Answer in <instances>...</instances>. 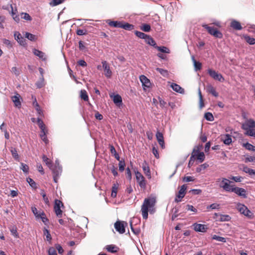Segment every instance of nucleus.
Wrapping results in <instances>:
<instances>
[{
    "label": "nucleus",
    "instance_id": "nucleus-1",
    "mask_svg": "<svg viewBox=\"0 0 255 255\" xmlns=\"http://www.w3.org/2000/svg\"><path fill=\"white\" fill-rule=\"evenodd\" d=\"M156 199L155 196H150L144 199L141 206V211L142 217L146 220L148 218V212L153 214L155 212V206Z\"/></svg>",
    "mask_w": 255,
    "mask_h": 255
},
{
    "label": "nucleus",
    "instance_id": "nucleus-2",
    "mask_svg": "<svg viewBox=\"0 0 255 255\" xmlns=\"http://www.w3.org/2000/svg\"><path fill=\"white\" fill-rule=\"evenodd\" d=\"M255 121L252 119L247 120L242 125V128L246 131L245 134L255 137Z\"/></svg>",
    "mask_w": 255,
    "mask_h": 255
},
{
    "label": "nucleus",
    "instance_id": "nucleus-3",
    "mask_svg": "<svg viewBox=\"0 0 255 255\" xmlns=\"http://www.w3.org/2000/svg\"><path fill=\"white\" fill-rule=\"evenodd\" d=\"M237 209L241 214L249 219H253L255 217L254 213L243 204L238 203L237 204Z\"/></svg>",
    "mask_w": 255,
    "mask_h": 255
},
{
    "label": "nucleus",
    "instance_id": "nucleus-4",
    "mask_svg": "<svg viewBox=\"0 0 255 255\" xmlns=\"http://www.w3.org/2000/svg\"><path fill=\"white\" fill-rule=\"evenodd\" d=\"M220 180L221 179H218L217 182H219ZM233 182L228 179L226 178H223L221 179L219 186L220 187L222 188L225 191L230 192L232 190V188L234 185L231 184Z\"/></svg>",
    "mask_w": 255,
    "mask_h": 255
},
{
    "label": "nucleus",
    "instance_id": "nucleus-5",
    "mask_svg": "<svg viewBox=\"0 0 255 255\" xmlns=\"http://www.w3.org/2000/svg\"><path fill=\"white\" fill-rule=\"evenodd\" d=\"M202 26L207 29L208 33L211 35H213L215 37L221 38L222 37V33L218 30L216 28L209 26L207 24H203Z\"/></svg>",
    "mask_w": 255,
    "mask_h": 255
},
{
    "label": "nucleus",
    "instance_id": "nucleus-6",
    "mask_svg": "<svg viewBox=\"0 0 255 255\" xmlns=\"http://www.w3.org/2000/svg\"><path fill=\"white\" fill-rule=\"evenodd\" d=\"M207 72L209 76L213 79L221 82L224 81L225 79L222 75L216 72L215 70L212 69H208Z\"/></svg>",
    "mask_w": 255,
    "mask_h": 255
},
{
    "label": "nucleus",
    "instance_id": "nucleus-7",
    "mask_svg": "<svg viewBox=\"0 0 255 255\" xmlns=\"http://www.w3.org/2000/svg\"><path fill=\"white\" fill-rule=\"evenodd\" d=\"M231 192H234L238 196H240L244 198H247V191L244 188L236 187L234 185L232 188Z\"/></svg>",
    "mask_w": 255,
    "mask_h": 255
},
{
    "label": "nucleus",
    "instance_id": "nucleus-8",
    "mask_svg": "<svg viewBox=\"0 0 255 255\" xmlns=\"http://www.w3.org/2000/svg\"><path fill=\"white\" fill-rule=\"evenodd\" d=\"M63 206V204L61 201L57 200V199L55 200L54 210V211H55V213L56 216L59 218H60L62 217V211L60 208H61V206Z\"/></svg>",
    "mask_w": 255,
    "mask_h": 255
},
{
    "label": "nucleus",
    "instance_id": "nucleus-9",
    "mask_svg": "<svg viewBox=\"0 0 255 255\" xmlns=\"http://www.w3.org/2000/svg\"><path fill=\"white\" fill-rule=\"evenodd\" d=\"M51 169L53 174L54 181L57 183L58 178L62 172V167L60 164H58V166L55 165Z\"/></svg>",
    "mask_w": 255,
    "mask_h": 255
},
{
    "label": "nucleus",
    "instance_id": "nucleus-10",
    "mask_svg": "<svg viewBox=\"0 0 255 255\" xmlns=\"http://www.w3.org/2000/svg\"><path fill=\"white\" fill-rule=\"evenodd\" d=\"M127 224L125 222L118 221L115 223V228L120 234H123L125 232V227Z\"/></svg>",
    "mask_w": 255,
    "mask_h": 255
},
{
    "label": "nucleus",
    "instance_id": "nucleus-11",
    "mask_svg": "<svg viewBox=\"0 0 255 255\" xmlns=\"http://www.w3.org/2000/svg\"><path fill=\"white\" fill-rule=\"evenodd\" d=\"M102 64L104 70L105 76L108 78H110L112 75V72L110 69L109 65L106 61H102Z\"/></svg>",
    "mask_w": 255,
    "mask_h": 255
},
{
    "label": "nucleus",
    "instance_id": "nucleus-12",
    "mask_svg": "<svg viewBox=\"0 0 255 255\" xmlns=\"http://www.w3.org/2000/svg\"><path fill=\"white\" fill-rule=\"evenodd\" d=\"M193 226L194 228V230L196 232H206L208 229L206 225L200 224L195 223L193 225Z\"/></svg>",
    "mask_w": 255,
    "mask_h": 255
},
{
    "label": "nucleus",
    "instance_id": "nucleus-13",
    "mask_svg": "<svg viewBox=\"0 0 255 255\" xmlns=\"http://www.w3.org/2000/svg\"><path fill=\"white\" fill-rule=\"evenodd\" d=\"M156 137L162 149L164 148L165 144L163 134L159 131H157L156 133Z\"/></svg>",
    "mask_w": 255,
    "mask_h": 255
},
{
    "label": "nucleus",
    "instance_id": "nucleus-14",
    "mask_svg": "<svg viewBox=\"0 0 255 255\" xmlns=\"http://www.w3.org/2000/svg\"><path fill=\"white\" fill-rule=\"evenodd\" d=\"M142 168L145 175L148 177V179H150L151 177L150 170L148 163L146 161H144V162L142 164Z\"/></svg>",
    "mask_w": 255,
    "mask_h": 255
},
{
    "label": "nucleus",
    "instance_id": "nucleus-15",
    "mask_svg": "<svg viewBox=\"0 0 255 255\" xmlns=\"http://www.w3.org/2000/svg\"><path fill=\"white\" fill-rule=\"evenodd\" d=\"M193 154L194 157L196 156L197 159L199 160L200 163L202 162L205 159V154L203 152H199L198 150L195 151L194 149Z\"/></svg>",
    "mask_w": 255,
    "mask_h": 255
},
{
    "label": "nucleus",
    "instance_id": "nucleus-16",
    "mask_svg": "<svg viewBox=\"0 0 255 255\" xmlns=\"http://www.w3.org/2000/svg\"><path fill=\"white\" fill-rule=\"evenodd\" d=\"M170 87L173 89V91H175L176 92L182 94L184 93V89L182 88L180 85L176 83H171Z\"/></svg>",
    "mask_w": 255,
    "mask_h": 255
},
{
    "label": "nucleus",
    "instance_id": "nucleus-17",
    "mask_svg": "<svg viewBox=\"0 0 255 255\" xmlns=\"http://www.w3.org/2000/svg\"><path fill=\"white\" fill-rule=\"evenodd\" d=\"M221 140L223 141L224 143L226 145H229L232 142L231 135L229 134H226L222 135Z\"/></svg>",
    "mask_w": 255,
    "mask_h": 255
},
{
    "label": "nucleus",
    "instance_id": "nucleus-18",
    "mask_svg": "<svg viewBox=\"0 0 255 255\" xmlns=\"http://www.w3.org/2000/svg\"><path fill=\"white\" fill-rule=\"evenodd\" d=\"M140 80L142 84V85L147 88H149L151 85V83L149 80L144 75L140 76Z\"/></svg>",
    "mask_w": 255,
    "mask_h": 255
},
{
    "label": "nucleus",
    "instance_id": "nucleus-19",
    "mask_svg": "<svg viewBox=\"0 0 255 255\" xmlns=\"http://www.w3.org/2000/svg\"><path fill=\"white\" fill-rule=\"evenodd\" d=\"M33 53L35 56L38 57L42 60H46L45 53L42 51L34 48L33 49Z\"/></svg>",
    "mask_w": 255,
    "mask_h": 255
},
{
    "label": "nucleus",
    "instance_id": "nucleus-20",
    "mask_svg": "<svg viewBox=\"0 0 255 255\" xmlns=\"http://www.w3.org/2000/svg\"><path fill=\"white\" fill-rule=\"evenodd\" d=\"M20 96L19 94H16L15 95L11 97V100L14 103L15 107H19L21 106V102L19 100Z\"/></svg>",
    "mask_w": 255,
    "mask_h": 255
},
{
    "label": "nucleus",
    "instance_id": "nucleus-21",
    "mask_svg": "<svg viewBox=\"0 0 255 255\" xmlns=\"http://www.w3.org/2000/svg\"><path fill=\"white\" fill-rule=\"evenodd\" d=\"M119 187V184L118 182L113 184L112 188L111 197L116 198L117 195L118 190Z\"/></svg>",
    "mask_w": 255,
    "mask_h": 255
},
{
    "label": "nucleus",
    "instance_id": "nucleus-22",
    "mask_svg": "<svg viewBox=\"0 0 255 255\" xmlns=\"http://www.w3.org/2000/svg\"><path fill=\"white\" fill-rule=\"evenodd\" d=\"M231 27H232L234 29L238 30H240L242 29V26H241V23L236 20H233L232 21L231 23Z\"/></svg>",
    "mask_w": 255,
    "mask_h": 255
},
{
    "label": "nucleus",
    "instance_id": "nucleus-23",
    "mask_svg": "<svg viewBox=\"0 0 255 255\" xmlns=\"http://www.w3.org/2000/svg\"><path fill=\"white\" fill-rule=\"evenodd\" d=\"M108 24L110 26L114 27L121 28L122 22L119 21L107 20Z\"/></svg>",
    "mask_w": 255,
    "mask_h": 255
},
{
    "label": "nucleus",
    "instance_id": "nucleus-24",
    "mask_svg": "<svg viewBox=\"0 0 255 255\" xmlns=\"http://www.w3.org/2000/svg\"><path fill=\"white\" fill-rule=\"evenodd\" d=\"M113 102L117 106L120 107L122 104V99L120 95L117 94L113 97Z\"/></svg>",
    "mask_w": 255,
    "mask_h": 255
},
{
    "label": "nucleus",
    "instance_id": "nucleus-25",
    "mask_svg": "<svg viewBox=\"0 0 255 255\" xmlns=\"http://www.w3.org/2000/svg\"><path fill=\"white\" fill-rule=\"evenodd\" d=\"M106 249L108 252L111 253H116L119 250V248L113 245H107Z\"/></svg>",
    "mask_w": 255,
    "mask_h": 255
},
{
    "label": "nucleus",
    "instance_id": "nucleus-26",
    "mask_svg": "<svg viewBox=\"0 0 255 255\" xmlns=\"http://www.w3.org/2000/svg\"><path fill=\"white\" fill-rule=\"evenodd\" d=\"M186 190V186L183 185L181 186L180 189L178 192V195H177V197L179 198H183L185 195V191Z\"/></svg>",
    "mask_w": 255,
    "mask_h": 255
},
{
    "label": "nucleus",
    "instance_id": "nucleus-27",
    "mask_svg": "<svg viewBox=\"0 0 255 255\" xmlns=\"http://www.w3.org/2000/svg\"><path fill=\"white\" fill-rule=\"evenodd\" d=\"M192 60L194 63V68L195 70L196 71H197L198 70H200L202 68V64L199 61H197L194 56H192Z\"/></svg>",
    "mask_w": 255,
    "mask_h": 255
},
{
    "label": "nucleus",
    "instance_id": "nucleus-28",
    "mask_svg": "<svg viewBox=\"0 0 255 255\" xmlns=\"http://www.w3.org/2000/svg\"><path fill=\"white\" fill-rule=\"evenodd\" d=\"M145 42L153 47L155 48V47L157 46L156 43L155 41V40L149 35H147L146 38L145 39Z\"/></svg>",
    "mask_w": 255,
    "mask_h": 255
},
{
    "label": "nucleus",
    "instance_id": "nucleus-29",
    "mask_svg": "<svg viewBox=\"0 0 255 255\" xmlns=\"http://www.w3.org/2000/svg\"><path fill=\"white\" fill-rule=\"evenodd\" d=\"M207 91L208 93L211 94L213 96L215 97L218 96V93L216 92L214 87L211 85H208L207 87Z\"/></svg>",
    "mask_w": 255,
    "mask_h": 255
},
{
    "label": "nucleus",
    "instance_id": "nucleus-30",
    "mask_svg": "<svg viewBox=\"0 0 255 255\" xmlns=\"http://www.w3.org/2000/svg\"><path fill=\"white\" fill-rule=\"evenodd\" d=\"M15 39L20 44H23L24 39L22 37L20 33L18 32H15L14 34Z\"/></svg>",
    "mask_w": 255,
    "mask_h": 255
},
{
    "label": "nucleus",
    "instance_id": "nucleus-31",
    "mask_svg": "<svg viewBox=\"0 0 255 255\" xmlns=\"http://www.w3.org/2000/svg\"><path fill=\"white\" fill-rule=\"evenodd\" d=\"M10 152L11 153L12 157L16 161H19V156L17 153V150L15 148L11 147Z\"/></svg>",
    "mask_w": 255,
    "mask_h": 255
},
{
    "label": "nucleus",
    "instance_id": "nucleus-32",
    "mask_svg": "<svg viewBox=\"0 0 255 255\" xmlns=\"http://www.w3.org/2000/svg\"><path fill=\"white\" fill-rule=\"evenodd\" d=\"M231 219V218L229 215L221 214L220 215V218L217 219V221L220 222L229 221Z\"/></svg>",
    "mask_w": 255,
    "mask_h": 255
},
{
    "label": "nucleus",
    "instance_id": "nucleus-33",
    "mask_svg": "<svg viewBox=\"0 0 255 255\" xmlns=\"http://www.w3.org/2000/svg\"><path fill=\"white\" fill-rule=\"evenodd\" d=\"M121 28L127 30H131L134 28V25L128 23H123L122 22Z\"/></svg>",
    "mask_w": 255,
    "mask_h": 255
},
{
    "label": "nucleus",
    "instance_id": "nucleus-34",
    "mask_svg": "<svg viewBox=\"0 0 255 255\" xmlns=\"http://www.w3.org/2000/svg\"><path fill=\"white\" fill-rule=\"evenodd\" d=\"M243 146L248 150L255 151V146L249 142L243 143Z\"/></svg>",
    "mask_w": 255,
    "mask_h": 255
},
{
    "label": "nucleus",
    "instance_id": "nucleus-35",
    "mask_svg": "<svg viewBox=\"0 0 255 255\" xmlns=\"http://www.w3.org/2000/svg\"><path fill=\"white\" fill-rule=\"evenodd\" d=\"M156 70L159 72L160 74L164 77H167L169 75L168 72L167 70L160 68H156Z\"/></svg>",
    "mask_w": 255,
    "mask_h": 255
},
{
    "label": "nucleus",
    "instance_id": "nucleus-36",
    "mask_svg": "<svg viewBox=\"0 0 255 255\" xmlns=\"http://www.w3.org/2000/svg\"><path fill=\"white\" fill-rule=\"evenodd\" d=\"M155 48L157 50H158V51H160V52H161L162 53H170L169 49L168 48H167L166 47H165V46H156L155 47Z\"/></svg>",
    "mask_w": 255,
    "mask_h": 255
},
{
    "label": "nucleus",
    "instance_id": "nucleus-37",
    "mask_svg": "<svg viewBox=\"0 0 255 255\" xmlns=\"http://www.w3.org/2000/svg\"><path fill=\"white\" fill-rule=\"evenodd\" d=\"M140 179H136L137 182H138L139 186L141 188L144 189L146 187V182L145 180V178L143 177V178H139Z\"/></svg>",
    "mask_w": 255,
    "mask_h": 255
},
{
    "label": "nucleus",
    "instance_id": "nucleus-38",
    "mask_svg": "<svg viewBox=\"0 0 255 255\" xmlns=\"http://www.w3.org/2000/svg\"><path fill=\"white\" fill-rule=\"evenodd\" d=\"M39 218H40L42 222L46 225L48 224V219L46 218L45 213L43 212H41V215H39Z\"/></svg>",
    "mask_w": 255,
    "mask_h": 255
},
{
    "label": "nucleus",
    "instance_id": "nucleus-39",
    "mask_svg": "<svg viewBox=\"0 0 255 255\" xmlns=\"http://www.w3.org/2000/svg\"><path fill=\"white\" fill-rule=\"evenodd\" d=\"M27 182L29 183V185L34 189L37 188L36 183L35 181L31 178L28 177L26 179Z\"/></svg>",
    "mask_w": 255,
    "mask_h": 255
},
{
    "label": "nucleus",
    "instance_id": "nucleus-40",
    "mask_svg": "<svg viewBox=\"0 0 255 255\" xmlns=\"http://www.w3.org/2000/svg\"><path fill=\"white\" fill-rule=\"evenodd\" d=\"M204 118L206 120L210 122H212L214 120L212 114L210 112L206 113L204 115Z\"/></svg>",
    "mask_w": 255,
    "mask_h": 255
},
{
    "label": "nucleus",
    "instance_id": "nucleus-41",
    "mask_svg": "<svg viewBox=\"0 0 255 255\" xmlns=\"http://www.w3.org/2000/svg\"><path fill=\"white\" fill-rule=\"evenodd\" d=\"M36 85L38 88H41L45 85L43 77H40L38 81L36 83Z\"/></svg>",
    "mask_w": 255,
    "mask_h": 255
},
{
    "label": "nucleus",
    "instance_id": "nucleus-42",
    "mask_svg": "<svg viewBox=\"0 0 255 255\" xmlns=\"http://www.w3.org/2000/svg\"><path fill=\"white\" fill-rule=\"evenodd\" d=\"M212 238L213 240H215L217 241L223 242V243H225L226 242V239L225 238L222 237H220V236H217L216 235H213L212 236Z\"/></svg>",
    "mask_w": 255,
    "mask_h": 255
},
{
    "label": "nucleus",
    "instance_id": "nucleus-43",
    "mask_svg": "<svg viewBox=\"0 0 255 255\" xmlns=\"http://www.w3.org/2000/svg\"><path fill=\"white\" fill-rule=\"evenodd\" d=\"M25 37L28 39H29L32 41H34L36 40V37L35 35L30 33H28V32H26Z\"/></svg>",
    "mask_w": 255,
    "mask_h": 255
},
{
    "label": "nucleus",
    "instance_id": "nucleus-44",
    "mask_svg": "<svg viewBox=\"0 0 255 255\" xmlns=\"http://www.w3.org/2000/svg\"><path fill=\"white\" fill-rule=\"evenodd\" d=\"M209 166L208 164L205 163L203 164L200 165L199 166L196 168V172H200L202 170L206 169Z\"/></svg>",
    "mask_w": 255,
    "mask_h": 255
},
{
    "label": "nucleus",
    "instance_id": "nucleus-45",
    "mask_svg": "<svg viewBox=\"0 0 255 255\" xmlns=\"http://www.w3.org/2000/svg\"><path fill=\"white\" fill-rule=\"evenodd\" d=\"M134 33H135V35L136 36H137L138 37L141 38V39H144V40L146 38V37H147V36L148 35L142 32H140L138 31H135Z\"/></svg>",
    "mask_w": 255,
    "mask_h": 255
},
{
    "label": "nucleus",
    "instance_id": "nucleus-46",
    "mask_svg": "<svg viewBox=\"0 0 255 255\" xmlns=\"http://www.w3.org/2000/svg\"><path fill=\"white\" fill-rule=\"evenodd\" d=\"M245 39L246 41L251 45H254L255 44V38L251 37L249 36H245Z\"/></svg>",
    "mask_w": 255,
    "mask_h": 255
},
{
    "label": "nucleus",
    "instance_id": "nucleus-47",
    "mask_svg": "<svg viewBox=\"0 0 255 255\" xmlns=\"http://www.w3.org/2000/svg\"><path fill=\"white\" fill-rule=\"evenodd\" d=\"M151 27L149 24H143L140 27V29L144 32H149L150 30Z\"/></svg>",
    "mask_w": 255,
    "mask_h": 255
},
{
    "label": "nucleus",
    "instance_id": "nucleus-48",
    "mask_svg": "<svg viewBox=\"0 0 255 255\" xmlns=\"http://www.w3.org/2000/svg\"><path fill=\"white\" fill-rule=\"evenodd\" d=\"M81 99L84 100L85 101H87L89 99L88 96L87 94V92L85 90H81V95H80Z\"/></svg>",
    "mask_w": 255,
    "mask_h": 255
},
{
    "label": "nucleus",
    "instance_id": "nucleus-49",
    "mask_svg": "<svg viewBox=\"0 0 255 255\" xmlns=\"http://www.w3.org/2000/svg\"><path fill=\"white\" fill-rule=\"evenodd\" d=\"M43 233L46 236L47 241H50L52 238L49 230L45 228L43 230Z\"/></svg>",
    "mask_w": 255,
    "mask_h": 255
},
{
    "label": "nucleus",
    "instance_id": "nucleus-50",
    "mask_svg": "<svg viewBox=\"0 0 255 255\" xmlns=\"http://www.w3.org/2000/svg\"><path fill=\"white\" fill-rule=\"evenodd\" d=\"M125 166H126V164H125V160H120L119 163V170L121 172H123L124 171L125 168Z\"/></svg>",
    "mask_w": 255,
    "mask_h": 255
},
{
    "label": "nucleus",
    "instance_id": "nucleus-51",
    "mask_svg": "<svg viewBox=\"0 0 255 255\" xmlns=\"http://www.w3.org/2000/svg\"><path fill=\"white\" fill-rule=\"evenodd\" d=\"M21 166L20 169L23 171V172L25 173H28L29 171V167L27 164H25L22 162L20 163Z\"/></svg>",
    "mask_w": 255,
    "mask_h": 255
},
{
    "label": "nucleus",
    "instance_id": "nucleus-52",
    "mask_svg": "<svg viewBox=\"0 0 255 255\" xmlns=\"http://www.w3.org/2000/svg\"><path fill=\"white\" fill-rule=\"evenodd\" d=\"M220 208V205L217 203H213L209 206L207 207V209H219Z\"/></svg>",
    "mask_w": 255,
    "mask_h": 255
},
{
    "label": "nucleus",
    "instance_id": "nucleus-53",
    "mask_svg": "<svg viewBox=\"0 0 255 255\" xmlns=\"http://www.w3.org/2000/svg\"><path fill=\"white\" fill-rule=\"evenodd\" d=\"M198 95H199V97L200 107L201 108H202L204 107V103H203V97L202 95L201 91V90L200 88L198 89Z\"/></svg>",
    "mask_w": 255,
    "mask_h": 255
},
{
    "label": "nucleus",
    "instance_id": "nucleus-54",
    "mask_svg": "<svg viewBox=\"0 0 255 255\" xmlns=\"http://www.w3.org/2000/svg\"><path fill=\"white\" fill-rule=\"evenodd\" d=\"M10 231L12 235L14 237L17 238L18 237L17 232V228L15 226H13L10 229Z\"/></svg>",
    "mask_w": 255,
    "mask_h": 255
},
{
    "label": "nucleus",
    "instance_id": "nucleus-55",
    "mask_svg": "<svg viewBox=\"0 0 255 255\" xmlns=\"http://www.w3.org/2000/svg\"><path fill=\"white\" fill-rule=\"evenodd\" d=\"M37 122L40 129L45 128L46 126L41 119L38 118Z\"/></svg>",
    "mask_w": 255,
    "mask_h": 255
},
{
    "label": "nucleus",
    "instance_id": "nucleus-56",
    "mask_svg": "<svg viewBox=\"0 0 255 255\" xmlns=\"http://www.w3.org/2000/svg\"><path fill=\"white\" fill-rule=\"evenodd\" d=\"M64 0H52V1L50 3V4L52 6H54L62 3Z\"/></svg>",
    "mask_w": 255,
    "mask_h": 255
},
{
    "label": "nucleus",
    "instance_id": "nucleus-57",
    "mask_svg": "<svg viewBox=\"0 0 255 255\" xmlns=\"http://www.w3.org/2000/svg\"><path fill=\"white\" fill-rule=\"evenodd\" d=\"M230 179L235 181L236 182H240L242 181V180L243 179V177L241 176H232L230 177Z\"/></svg>",
    "mask_w": 255,
    "mask_h": 255
},
{
    "label": "nucleus",
    "instance_id": "nucleus-58",
    "mask_svg": "<svg viewBox=\"0 0 255 255\" xmlns=\"http://www.w3.org/2000/svg\"><path fill=\"white\" fill-rule=\"evenodd\" d=\"M41 195L43 197V200L44 201V203L48 205L49 203V199L43 191H42V192L41 193Z\"/></svg>",
    "mask_w": 255,
    "mask_h": 255
},
{
    "label": "nucleus",
    "instance_id": "nucleus-59",
    "mask_svg": "<svg viewBox=\"0 0 255 255\" xmlns=\"http://www.w3.org/2000/svg\"><path fill=\"white\" fill-rule=\"evenodd\" d=\"M48 255H57L56 249L53 247H50L48 251Z\"/></svg>",
    "mask_w": 255,
    "mask_h": 255
},
{
    "label": "nucleus",
    "instance_id": "nucleus-60",
    "mask_svg": "<svg viewBox=\"0 0 255 255\" xmlns=\"http://www.w3.org/2000/svg\"><path fill=\"white\" fill-rule=\"evenodd\" d=\"M32 211L36 218H39V215H41V212L39 213L36 208L32 207Z\"/></svg>",
    "mask_w": 255,
    "mask_h": 255
},
{
    "label": "nucleus",
    "instance_id": "nucleus-61",
    "mask_svg": "<svg viewBox=\"0 0 255 255\" xmlns=\"http://www.w3.org/2000/svg\"><path fill=\"white\" fill-rule=\"evenodd\" d=\"M21 14H22V15H23V16H22V18H23V19H24L25 20H29V21L32 20V18H31V16L27 13H23V12H22L21 13Z\"/></svg>",
    "mask_w": 255,
    "mask_h": 255
},
{
    "label": "nucleus",
    "instance_id": "nucleus-62",
    "mask_svg": "<svg viewBox=\"0 0 255 255\" xmlns=\"http://www.w3.org/2000/svg\"><path fill=\"white\" fill-rule=\"evenodd\" d=\"M194 179H195L192 176H185L183 178V181L184 182H188L193 181L194 180Z\"/></svg>",
    "mask_w": 255,
    "mask_h": 255
},
{
    "label": "nucleus",
    "instance_id": "nucleus-63",
    "mask_svg": "<svg viewBox=\"0 0 255 255\" xmlns=\"http://www.w3.org/2000/svg\"><path fill=\"white\" fill-rule=\"evenodd\" d=\"M77 64L80 66L83 67H86L87 65V64L86 62V61L85 60H82V59L78 61Z\"/></svg>",
    "mask_w": 255,
    "mask_h": 255
},
{
    "label": "nucleus",
    "instance_id": "nucleus-64",
    "mask_svg": "<svg viewBox=\"0 0 255 255\" xmlns=\"http://www.w3.org/2000/svg\"><path fill=\"white\" fill-rule=\"evenodd\" d=\"M245 162H255V156H250L245 158Z\"/></svg>",
    "mask_w": 255,
    "mask_h": 255
}]
</instances>
